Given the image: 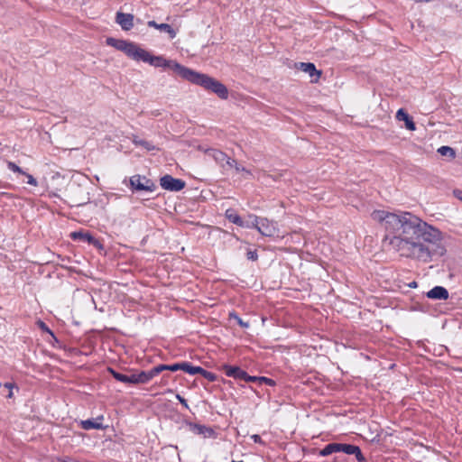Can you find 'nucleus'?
I'll use <instances>...</instances> for the list:
<instances>
[{
  "instance_id": "obj_1",
  "label": "nucleus",
  "mask_w": 462,
  "mask_h": 462,
  "mask_svg": "<svg viewBox=\"0 0 462 462\" xmlns=\"http://www.w3.org/2000/svg\"><path fill=\"white\" fill-rule=\"evenodd\" d=\"M371 217L383 225V241L402 257L428 263L434 255L445 253L438 245L440 231L410 212L374 210Z\"/></svg>"
},
{
  "instance_id": "obj_2",
  "label": "nucleus",
  "mask_w": 462,
  "mask_h": 462,
  "mask_svg": "<svg viewBox=\"0 0 462 462\" xmlns=\"http://www.w3.org/2000/svg\"><path fill=\"white\" fill-rule=\"evenodd\" d=\"M185 79L211 91L221 99L228 98L227 88L216 79L203 73L189 69Z\"/></svg>"
},
{
  "instance_id": "obj_3",
  "label": "nucleus",
  "mask_w": 462,
  "mask_h": 462,
  "mask_svg": "<svg viewBox=\"0 0 462 462\" xmlns=\"http://www.w3.org/2000/svg\"><path fill=\"white\" fill-rule=\"evenodd\" d=\"M143 61L156 68H165L172 70L181 79H185L189 68L182 66L172 60H167L162 56L152 55L149 51L141 49L136 61Z\"/></svg>"
},
{
  "instance_id": "obj_4",
  "label": "nucleus",
  "mask_w": 462,
  "mask_h": 462,
  "mask_svg": "<svg viewBox=\"0 0 462 462\" xmlns=\"http://www.w3.org/2000/svg\"><path fill=\"white\" fill-rule=\"evenodd\" d=\"M106 42L108 46L114 47L116 50L125 52L129 58L134 60H137L142 49L134 42H127L125 40H118L113 37L106 38Z\"/></svg>"
},
{
  "instance_id": "obj_5",
  "label": "nucleus",
  "mask_w": 462,
  "mask_h": 462,
  "mask_svg": "<svg viewBox=\"0 0 462 462\" xmlns=\"http://www.w3.org/2000/svg\"><path fill=\"white\" fill-rule=\"evenodd\" d=\"M249 218L251 227L257 229L261 235L272 237L278 233V228L274 222L254 215L249 216Z\"/></svg>"
},
{
  "instance_id": "obj_6",
  "label": "nucleus",
  "mask_w": 462,
  "mask_h": 462,
  "mask_svg": "<svg viewBox=\"0 0 462 462\" xmlns=\"http://www.w3.org/2000/svg\"><path fill=\"white\" fill-rule=\"evenodd\" d=\"M160 185L163 189L177 192L184 189L186 183L180 179H176L171 175L166 174L161 177Z\"/></svg>"
},
{
  "instance_id": "obj_7",
  "label": "nucleus",
  "mask_w": 462,
  "mask_h": 462,
  "mask_svg": "<svg viewBox=\"0 0 462 462\" xmlns=\"http://www.w3.org/2000/svg\"><path fill=\"white\" fill-rule=\"evenodd\" d=\"M130 184L136 190L153 191L156 188L151 180L140 175L131 177Z\"/></svg>"
},
{
  "instance_id": "obj_8",
  "label": "nucleus",
  "mask_w": 462,
  "mask_h": 462,
  "mask_svg": "<svg viewBox=\"0 0 462 462\" xmlns=\"http://www.w3.org/2000/svg\"><path fill=\"white\" fill-rule=\"evenodd\" d=\"M295 69L309 74L311 82H318L320 78L321 71L318 70L315 65L311 62H298L295 63Z\"/></svg>"
},
{
  "instance_id": "obj_9",
  "label": "nucleus",
  "mask_w": 462,
  "mask_h": 462,
  "mask_svg": "<svg viewBox=\"0 0 462 462\" xmlns=\"http://www.w3.org/2000/svg\"><path fill=\"white\" fill-rule=\"evenodd\" d=\"M134 18L131 14L117 12L116 14V22L124 31H129L134 27Z\"/></svg>"
},
{
  "instance_id": "obj_10",
  "label": "nucleus",
  "mask_w": 462,
  "mask_h": 462,
  "mask_svg": "<svg viewBox=\"0 0 462 462\" xmlns=\"http://www.w3.org/2000/svg\"><path fill=\"white\" fill-rule=\"evenodd\" d=\"M427 297L431 300H446L448 299V291L442 286H435L426 293Z\"/></svg>"
},
{
  "instance_id": "obj_11",
  "label": "nucleus",
  "mask_w": 462,
  "mask_h": 462,
  "mask_svg": "<svg viewBox=\"0 0 462 462\" xmlns=\"http://www.w3.org/2000/svg\"><path fill=\"white\" fill-rule=\"evenodd\" d=\"M205 153L211 157L221 168L225 169V163L228 156L220 150L217 149H207Z\"/></svg>"
},
{
  "instance_id": "obj_12",
  "label": "nucleus",
  "mask_w": 462,
  "mask_h": 462,
  "mask_svg": "<svg viewBox=\"0 0 462 462\" xmlns=\"http://www.w3.org/2000/svg\"><path fill=\"white\" fill-rule=\"evenodd\" d=\"M225 217L233 224H236L242 227L250 228L251 226L249 224L250 221H243L240 216L236 212L233 208H228L226 210Z\"/></svg>"
},
{
  "instance_id": "obj_13",
  "label": "nucleus",
  "mask_w": 462,
  "mask_h": 462,
  "mask_svg": "<svg viewBox=\"0 0 462 462\" xmlns=\"http://www.w3.org/2000/svg\"><path fill=\"white\" fill-rule=\"evenodd\" d=\"M225 374L229 376L236 379L244 380L245 376H246V372L242 370L238 366H233V365H225L224 366Z\"/></svg>"
},
{
  "instance_id": "obj_14",
  "label": "nucleus",
  "mask_w": 462,
  "mask_h": 462,
  "mask_svg": "<svg viewBox=\"0 0 462 462\" xmlns=\"http://www.w3.org/2000/svg\"><path fill=\"white\" fill-rule=\"evenodd\" d=\"M147 25L149 27L155 28L157 30H160L161 32H164L168 33L171 39H173L176 37V32L168 23H157L155 21H149L147 23Z\"/></svg>"
},
{
  "instance_id": "obj_15",
  "label": "nucleus",
  "mask_w": 462,
  "mask_h": 462,
  "mask_svg": "<svg viewBox=\"0 0 462 462\" xmlns=\"http://www.w3.org/2000/svg\"><path fill=\"white\" fill-rule=\"evenodd\" d=\"M396 119L404 121L405 126L408 130L414 131L416 129L415 123L411 117L402 108H400L396 113Z\"/></svg>"
},
{
  "instance_id": "obj_16",
  "label": "nucleus",
  "mask_w": 462,
  "mask_h": 462,
  "mask_svg": "<svg viewBox=\"0 0 462 462\" xmlns=\"http://www.w3.org/2000/svg\"><path fill=\"white\" fill-rule=\"evenodd\" d=\"M70 236L74 240L79 239L81 241H86L89 245H94L96 246L100 245L99 242L95 237H93L89 233H84V232H80V231L73 232V233H71Z\"/></svg>"
},
{
  "instance_id": "obj_17",
  "label": "nucleus",
  "mask_w": 462,
  "mask_h": 462,
  "mask_svg": "<svg viewBox=\"0 0 462 462\" xmlns=\"http://www.w3.org/2000/svg\"><path fill=\"white\" fill-rule=\"evenodd\" d=\"M160 374L159 366H154L149 371H142L138 373L139 375V381L141 383H146L150 382L154 376L158 375Z\"/></svg>"
},
{
  "instance_id": "obj_18",
  "label": "nucleus",
  "mask_w": 462,
  "mask_h": 462,
  "mask_svg": "<svg viewBox=\"0 0 462 462\" xmlns=\"http://www.w3.org/2000/svg\"><path fill=\"white\" fill-rule=\"evenodd\" d=\"M103 420V417L100 416L97 418L96 420H81L80 425L83 430H101L103 429V425L98 420Z\"/></svg>"
},
{
  "instance_id": "obj_19",
  "label": "nucleus",
  "mask_w": 462,
  "mask_h": 462,
  "mask_svg": "<svg viewBox=\"0 0 462 462\" xmlns=\"http://www.w3.org/2000/svg\"><path fill=\"white\" fill-rule=\"evenodd\" d=\"M189 430L193 433L198 434V435L206 434L207 432H208V433L212 432L211 429H209L204 425L198 424V423H189Z\"/></svg>"
},
{
  "instance_id": "obj_20",
  "label": "nucleus",
  "mask_w": 462,
  "mask_h": 462,
  "mask_svg": "<svg viewBox=\"0 0 462 462\" xmlns=\"http://www.w3.org/2000/svg\"><path fill=\"white\" fill-rule=\"evenodd\" d=\"M181 370L189 374L194 375L202 371V367L192 365L189 362H181Z\"/></svg>"
},
{
  "instance_id": "obj_21",
  "label": "nucleus",
  "mask_w": 462,
  "mask_h": 462,
  "mask_svg": "<svg viewBox=\"0 0 462 462\" xmlns=\"http://www.w3.org/2000/svg\"><path fill=\"white\" fill-rule=\"evenodd\" d=\"M338 443H330L325 446V448L319 451V455L322 457H327L332 453L338 452Z\"/></svg>"
},
{
  "instance_id": "obj_22",
  "label": "nucleus",
  "mask_w": 462,
  "mask_h": 462,
  "mask_svg": "<svg viewBox=\"0 0 462 462\" xmlns=\"http://www.w3.org/2000/svg\"><path fill=\"white\" fill-rule=\"evenodd\" d=\"M338 452H344L347 455H353V453L356 452L358 446L352 445V444H342L338 443Z\"/></svg>"
},
{
  "instance_id": "obj_23",
  "label": "nucleus",
  "mask_w": 462,
  "mask_h": 462,
  "mask_svg": "<svg viewBox=\"0 0 462 462\" xmlns=\"http://www.w3.org/2000/svg\"><path fill=\"white\" fill-rule=\"evenodd\" d=\"M438 152L441 155V156H448L449 157L450 159H454L456 157V152L453 148L449 147V146H441L438 149Z\"/></svg>"
},
{
  "instance_id": "obj_24",
  "label": "nucleus",
  "mask_w": 462,
  "mask_h": 462,
  "mask_svg": "<svg viewBox=\"0 0 462 462\" xmlns=\"http://www.w3.org/2000/svg\"><path fill=\"white\" fill-rule=\"evenodd\" d=\"M107 371L112 374V376L116 380H117V381H119L121 383H127L128 375L121 374V373H118L115 369H113L111 367H108Z\"/></svg>"
},
{
  "instance_id": "obj_25",
  "label": "nucleus",
  "mask_w": 462,
  "mask_h": 462,
  "mask_svg": "<svg viewBox=\"0 0 462 462\" xmlns=\"http://www.w3.org/2000/svg\"><path fill=\"white\" fill-rule=\"evenodd\" d=\"M159 371L162 373V371H171L176 372L178 370H181V363H176L172 365H159Z\"/></svg>"
},
{
  "instance_id": "obj_26",
  "label": "nucleus",
  "mask_w": 462,
  "mask_h": 462,
  "mask_svg": "<svg viewBox=\"0 0 462 462\" xmlns=\"http://www.w3.org/2000/svg\"><path fill=\"white\" fill-rule=\"evenodd\" d=\"M229 318L234 319L240 327L245 328H249V322L244 321L236 312H230Z\"/></svg>"
},
{
  "instance_id": "obj_27",
  "label": "nucleus",
  "mask_w": 462,
  "mask_h": 462,
  "mask_svg": "<svg viewBox=\"0 0 462 462\" xmlns=\"http://www.w3.org/2000/svg\"><path fill=\"white\" fill-rule=\"evenodd\" d=\"M7 167L10 171H14V172H17V173H20V174H25V172L18 166L16 165L14 162H7Z\"/></svg>"
},
{
  "instance_id": "obj_28",
  "label": "nucleus",
  "mask_w": 462,
  "mask_h": 462,
  "mask_svg": "<svg viewBox=\"0 0 462 462\" xmlns=\"http://www.w3.org/2000/svg\"><path fill=\"white\" fill-rule=\"evenodd\" d=\"M199 374H201L204 378H206L211 382L215 381V379H216V375L213 373L208 372V371L205 370L204 368H202V371H200L199 373Z\"/></svg>"
},
{
  "instance_id": "obj_29",
  "label": "nucleus",
  "mask_w": 462,
  "mask_h": 462,
  "mask_svg": "<svg viewBox=\"0 0 462 462\" xmlns=\"http://www.w3.org/2000/svg\"><path fill=\"white\" fill-rule=\"evenodd\" d=\"M134 143L135 144H138V145H141V146H143L145 149L147 150H152L153 149V146L147 141H144V140H137V139H134Z\"/></svg>"
},
{
  "instance_id": "obj_30",
  "label": "nucleus",
  "mask_w": 462,
  "mask_h": 462,
  "mask_svg": "<svg viewBox=\"0 0 462 462\" xmlns=\"http://www.w3.org/2000/svg\"><path fill=\"white\" fill-rule=\"evenodd\" d=\"M127 383H129V384L141 383V382L139 381L138 374H132L131 375H128Z\"/></svg>"
},
{
  "instance_id": "obj_31",
  "label": "nucleus",
  "mask_w": 462,
  "mask_h": 462,
  "mask_svg": "<svg viewBox=\"0 0 462 462\" xmlns=\"http://www.w3.org/2000/svg\"><path fill=\"white\" fill-rule=\"evenodd\" d=\"M353 455H355V456H356V460H357L358 462H366V459H365V457H364V455L362 454L361 449H360V448H359V447L357 448V449L356 450V452H355V453H353Z\"/></svg>"
},
{
  "instance_id": "obj_32",
  "label": "nucleus",
  "mask_w": 462,
  "mask_h": 462,
  "mask_svg": "<svg viewBox=\"0 0 462 462\" xmlns=\"http://www.w3.org/2000/svg\"><path fill=\"white\" fill-rule=\"evenodd\" d=\"M246 256H247V259L251 260V261H256L258 259V254H257L256 250H254V251L249 250V251H247Z\"/></svg>"
},
{
  "instance_id": "obj_33",
  "label": "nucleus",
  "mask_w": 462,
  "mask_h": 462,
  "mask_svg": "<svg viewBox=\"0 0 462 462\" xmlns=\"http://www.w3.org/2000/svg\"><path fill=\"white\" fill-rule=\"evenodd\" d=\"M236 165H237V162L234 159H231L230 157H228L225 163V169L236 168Z\"/></svg>"
},
{
  "instance_id": "obj_34",
  "label": "nucleus",
  "mask_w": 462,
  "mask_h": 462,
  "mask_svg": "<svg viewBox=\"0 0 462 462\" xmlns=\"http://www.w3.org/2000/svg\"><path fill=\"white\" fill-rule=\"evenodd\" d=\"M23 175L26 176L28 184L32 185V186L38 185L36 179L32 175L26 173V172Z\"/></svg>"
},
{
  "instance_id": "obj_35",
  "label": "nucleus",
  "mask_w": 462,
  "mask_h": 462,
  "mask_svg": "<svg viewBox=\"0 0 462 462\" xmlns=\"http://www.w3.org/2000/svg\"><path fill=\"white\" fill-rule=\"evenodd\" d=\"M259 383H264L265 384L270 386H273L275 384V382L273 379L263 376L259 377Z\"/></svg>"
},
{
  "instance_id": "obj_36",
  "label": "nucleus",
  "mask_w": 462,
  "mask_h": 462,
  "mask_svg": "<svg viewBox=\"0 0 462 462\" xmlns=\"http://www.w3.org/2000/svg\"><path fill=\"white\" fill-rule=\"evenodd\" d=\"M235 169H236V171L237 172H243V173H245L247 176H251L252 175V173H251V171L249 170L245 169V167L240 166L238 163H237V165L236 166Z\"/></svg>"
},
{
  "instance_id": "obj_37",
  "label": "nucleus",
  "mask_w": 462,
  "mask_h": 462,
  "mask_svg": "<svg viewBox=\"0 0 462 462\" xmlns=\"http://www.w3.org/2000/svg\"><path fill=\"white\" fill-rule=\"evenodd\" d=\"M5 388L8 389V394L6 395L7 398H12L13 397V392H12V389L14 387V384L12 383H5L4 384Z\"/></svg>"
},
{
  "instance_id": "obj_38",
  "label": "nucleus",
  "mask_w": 462,
  "mask_h": 462,
  "mask_svg": "<svg viewBox=\"0 0 462 462\" xmlns=\"http://www.w3.org/2000/svg\"><path fill=\"white\" fill-rule=\"evenodd\" d=\"M244 381L245 382H259V377L251 376L246 373V376H245Z\"/></svg>"
},
{
  "instance_id": "obj_39",
  "label": "nucleus",
  "mask_w": 462,
  "mask_h": 462,
  "mask_svg": "<svg viewBox=\"0 0 462 462\" xmlns=\"http://www.w3.org/2000/svg\"><path fill=\"white\" fill-rule=\"evenodd\" d=\"M176 398L186 409H189V405H188V402H187L186 399H184L180 394H177Z\"/></svg>"
},
{
  "instance_id": "obj_40",
  "label": "nucleus",
  "mask_w": 462,
  "mask_h": 462,
  "mask_svg": "<svg viewBox=\"0 0 462 462\" xmlns=\"http://www.w3.org/2000/svg\"><path fill=\"white\" fill-rule=\"evenodd\" d=\"M41 328H42V330L50 333L51 336H53V333L51 332V330L45 325V323L43 322H41Z\"/></svg>"
},
{
  "instance_id": "obj_41",
  "label": "nucleus",
  "mask_w": 462,
  "mask_h": 462,
  "mask_svg": "<svg viewBox=\"0 0 462 462\" xmlns=\"http://www.w3.org/2000/svg\"><path fill=\"white\" fill-rule=\"evenodd\" d=\"M251 438L254 439V441L255 443H261L262 442V439H261V437L259 435L254 434Z\"/></svg>"
},
{
  "instance_id": "obj_42",
  "label": "nucleus",
  "mask_w": 462,
  "mask_h": 462,
  "mask_svg": "<svg viewBox=\"0 0 462 462\" xmlns=\"http://www.w3.org/2000/svg\"><path fill=\"white\" fill-rule=\"evenodd\" d=\"M455 196L462 201V190L457 189L454 191Z\"/></svg>"
},
{
  "instance_id": "obj_43",
  "label": "nucleus",
  "mask_w": 462,
  "mask_h": 462,
  "mask_svg": "<svg viewBox=\"0 0 462 462\" xmlns=\"http://www.w3.org/2000/svg\"><path fill=\"white\" fill-rule=\"evenodd\" d=\"M409 286L411 288H415V287H417V283H416V282H412Z\"/></svg>"
},
{
  "instance_id": "obj_44",
  "label": "nucleus",
  "mask_w": 462,
  "mask_h": 462,
  "mask_svg": "<svg viewBox=\"0 0 462 462\" xmlns=\"http://www.w3.org/2000/svg\"><path fill=\"white\" fill-rule=\"evenodd\" d=\"M2 386V383H0V387Z\"/></svg>"
}]
</instances>
